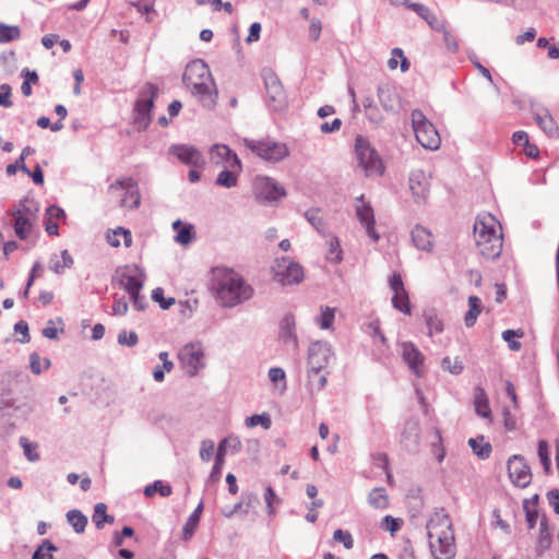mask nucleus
<instances>
[{
  "instance_id": "obj_1",
  "label": "nucleus",
  "mask_w": 559,
  "mask_h": 559,
  "mask_svg": "<svg viewBox=\"0 0 559 559\" xmlns=\"http://www.w3.org/2000/svg\"><path fill=\"white\" fill-rule=\"evenodd\" d=\"M213 288L223 307L231 308L249 300L253 288L234 270L217 267L213 273Z\"/></svg>"
},
{
  "instance_id": "obj_2",
  "label": "nucleus",
  "mask_w": 559,
  "mask_h": 559,
  "mask_svg": "<svg viewBox=\"0 0 559 559\" xmlns=\"http://www.w3.org/2000/svg\"><path fill=\"white\" fill-rule=\"evenodd\" d=\"M429 546L435 559H452L455 556L452 522L444 509L436 510L426 525Z\"/></svg>"
},
{
  "instance_id": "obj_3",
  "label": "nucleus",
  "mask_w": 559,
  "mask_h": 559,
  "mask_svg": "<svg viewBox=\"0 0 559 559\" xmlns=\"http://www.w3.org/2000/svg\"><path fill=\"white\" fill-rule=\"evenodd\" d=\"M182 81L203 107L214 108L217 90L209 66L203 60L197 59L190 62L185 70Z\"/></svg>"
},
{
  "instance_id": "obj_4",
  "label": "nucleus",
  "mask_w": 559,
  "mask_h": 559,
  "mask_svg": "<svg viewBox=\"0 0 559 559\" xmlns=\"http://www.w3.org/2000/svg\"><path fill=\"white\" fill-rule=\"evenodd\" d=\"M497 221L491 214L478 215L474 223V238L479 253L495 260L502 251V235L496 228Z\"/></svg>"
},
{
  "instance_id": "obj_5",
  "label": "nucleus",
  "mask_w": 559,
  "mask_h": 559,
  "mask_svg": "<svg viewBox=\"0 0 559 559\" xmlns=\"http://www.w3.org/2000/svg\"><path fill=\"white\" fill-rule=\"evenodd\" d=\"M355 156L358 166L367 177L381 176L383 174L384 166L381 157L362 135H357L355 139Z\"/></svg>"
},
{
  "instance_id": "obj_6",
  "label": "nucleus",
  "mask_w": 559,
  "mask_h": 559,
  "mask_svg": "<svg viewBox=\"0 0 559 559\" xmlns=\"http://www.w3.org/2000/svg\"><path fill=\"white\" fill-rule=\"evenodd\" d=\"M412 126L416 140L425 148L438 150L441 143L440 135L436 127L426 118L419 109H414L411 114Z\"/></svg>"
},
{
  "instance_id": "obj_7",
  "label": "nucleus",
  "mask_w": 559,
  "mask_h": 559,
  "mask_svg": "<svg viewBox=\"0 0 559 559\" xmlns=\"http://www.w3.org/2000/svg\"><path fill=\"white\" fill-rule=\"evenodd\" d=\"M243 144L253 154L270 163H277L289 154L285 143L274 141L270 138L263 140L245 139Z\"/></svg>"
},
{
  "instance_id": "obj_8",
  "label": "nucleus",
  "mask_w": 559,
  "mask_h": 559,
  "mask_svg": "<svg viewBox=\"0 0 559 559\" xmlns=\"http://www.w3.org/2000/svg\"><path fill=\"white\" fill-rule=\"evenodd\" d=\"M158 95V87L153 83H146L140 92V98L134 104V123L139 130H145L151 123V111Z\"/></svg>"
},
{
  "instance_id": "obj_9",
  "label": "nucleus",
  "mask_w": 559,
  "mask_h": 559,
  "mask_svg": "<svg viewBox=\"0 0 559 559\" xmlns=\"http://www.w3.org/2000/svg\"><path fill=\"white\" fill-rule=\"evenodd\" d=\"M262 79L265 86V102L267 107L273 111H282L287 106V97L284 87L272 69L262 70Z\"/></svg>"
},
{
  "instance_id": "obj_10",
  "label": "nucleus",
  "mask_w": 559,
  "mask_h": 559,
  "mask_svg": "<svg viewBox=\"0 0 559 559\" xmlns=\"http://www.w3.org/2000/svg\"><path fill=\"white\" fill-rule=\"evenodd\" d=\"M274 278L282 285L298 284L304 278V269L297 262L289 260L286 257L276 259L273 266Z\"/></svg>"
},
{
  "instance_id": "obj_11",
  "label": "nucleus",
  "mask_w": 559,
  "mask_h": 559,
  "mask_svg": "<svg viewBox=\"0 0 559 559\" xmlns=\"http://www.w3.org/2000/svg\"><path fill=\"white\" fill-rule=\"evenodd\" d=\"M254 190L257 199L263 200L266 202H276L286 195V191L283 186H281L273 178L261 176L257 177L254 181Z\"/></svg>"
},
{
  "instance_id": "obj_12",
  "label": "nucleus",
  "mask_w": 559,
  "mask_h": 559,
  "mask_svg": "<svg viewBox=\"0 0 559 559\" xmlns=\"http://www.w3.org/2000/svg\"><path fill=\"white\" fill-rule=\"evenodd\" d=\"M333 358V352L326 342L317 341L308 348V370H324Z\"/></svg>"
},
{
  "instance_id": "obj_13",
  "label": "nucleus",
  "mask_w": 559,
  "mask_h": 559,
  "mask_svg": "<svg viewBox=\"0 0 559 559\" xmlns=\"http://www.w3.org/2000/svg\"><path fill=\"white\" fill-rule=\"evenodd\" d=\"M508 474L512 484L520 488L527 487L532 481L531 467L520 454H514L508 460Z\"/></svg>"
},
{
  "instance_id": "obj_14",
  "label": "nucleus",
  "mask_w": 559,
  "mask_h": 559,
  "mask_svg": "<svg viewBox=\"0 0 559 559\" xmlns=\"http://www.w3.org/2000/svg\"><path fill=\"white\" fill-rule=\"evenodd\" d=\"M226 445H230L231 452L237 453L241 449V442L238 437L228 436L219 441L215 462L207 477V483H216L221 479L222 469L225 463Z\"/></svg>"
},
{
  "instance_id": "obj_15",
  "label": "nucleus",
  "mask_w": 559,
  "mask_h": 559,
  "mask_svg": "<svg viewBox=\"0 0 559 559\" xmlns=\"http://www.w3.org/2000/svg\"><path fill=\"white\" fill-rule=\"evenodd\" d=\"M203 356L204 352L201 343H189L178 354L181 364L188 369V373L191 377L195 376L204 367L202 362Z\"/></svg>"
},
{
  "instance_id": "obj_16",
  "label": "nucleus",
  "mask_w": 559,
  "mask_h": 559,
  "mask_svg": "<svg viewBox=\"0 0 559 559\" xmlns=\"http://www.w3.org/2000/svg\"><path fill=\"white\" fill-rule=\"evenodd\" d=\"M355 201L356 217L358 218L361 226L366 229L367 235L373 241H378L380 236L374 229L376 219L372 206L370 203L365 201L364 194L357 197Z\"/></svg>"
},
{
  "instance_id": "obj_17",
  "label": "nucleus",
  "mask_w": 559,
  "mask_h": 559,
  "mask_svg": "<svg viewBox=\"0 0 559 559\" xmlns=\"http://www.w3.org/2000/svg\"><path fill=\"white\" fill-rule=\"evenodd\" d=\"M210 158L213 164L224 168L237 169V171L242 169L241 160L227 145L214 144L210 150Z\"/></svg>"
},
{
  "instance_id": "obj_18",
  "label": "nucleus",
  "mask_w": 559,
  "mask_h": 559,
  "mask_svg": "<svg viewBox=\"0 0 559 559\" xmlns=\"http://www.w3.org/2000/svg\"><path fill=\"white\" fill-rule=\"evenodd\" d=\"M110 190H123L124 194L120 201L121 206H128L130 209L139 207L141 203V197L138 189V183L133 178H121L116 180L109 186Z\"/></svg>"
},
{
  "instance_id": "obj_19",
  "label": "nucleus",
  "mask_w": 559,
  "mask_h": 559,
  "mask_svg": "<svg viewBox=\"0 0 559 559\" xmlns=\"http://www.w3.org/2000/svg\"><path fill=\"white\" fill-rule=\"evenodd\" d=\"M400 442L408 453H416L418 451L420 444V424L418 418L411 417L405 421Z\"/></svg>"
},
{
  "instance_id": "obj_20",
  "label": "nucleus",
  "mask_w": 559,
  "mask_h": 559,
  "mask_svg": "<svg viewBox=\"0 0 559 559\" xmlns=\"http://www.w3.org/2000/svg\"><path fill=\"white\" fill-rule=\"evenodd\" d=\"M169 153L175 155L181 163L194 167H200L204 164L202 153L194 146L187 144H174L169 147Z\"/></svg>"
},
{
  "instance_id": "obj_21",
  "label": "nucleus",
  "mask_w": 559,
  "mask_h": 559,
  "mask_svg": "<svg viewBox=\"0 0 559 559\" xmlns=\"http://www.w3.org/2000/svg\"><path fill=\"white\" fill-rule=\"evenodd\" d=\"M378 98L382 108L388 112H397L401 107V97L396 90L390 84L378 86Z\"/></svg>"
},
{
  "instance_id": "obj_22",
  "label": "nucleus",
  "mask_w": 559,
  "mask_h": 559,
  "mask_svg": "<svg viewBox=\"0 0 559 559\" xmlns=\"http://www.w3.org/2000/svg\"><path fill=\"white\" fill-rule=\"evenodd\" d=\"M295 317L286 313L280 322L278 337L281 342L293 350L298 348V338L295 332Z\"/></svg>"
},
{
  "instance_id": "obj_23",
  "label": "nucleus",
  "mask_w": 559,
  "mask_h": 559,
  "mask_svg": "<svg viewBox=\"0 0 559 559\" xmlns=\"http://www.w3.org/2000/svg\"><path fill=\"white\" fill-rule=\"evenodd\" d=\"M402 357L413 373L421 377L420 366L424 364V355L412 342H404L402 344Z\"/></svg>"
},
{
  "instance_id": "obj_24",
  "label": "nucleus",
  "mask_w": 559,
  "mask_h": 559,
  "mask_svg": "<svg viewBox=\"0 0 559 559\" xmlns=\"http://www.w3.org/2000/svg\"><path fill=\"white\" fill-rule=\"evenodd\" d=\"M11 214L13 216V229L15 236L20 240L27 239L34 229L32 218L27 215H24L23 213H20L19 211H11Z\"/></svg>"
},
{
  "instance_id": "obj_25",
  "label": "nucleus",
  "mask_w": 559,
  "mask_h": 559,
  "mask_svg": "<svg viewBox=\"0 0 559 559\" xmlns=\"http://www.w3.org/2000/svg\"><path fill=\"white\" fill-rule=\"evenodd\" d=\"M552 537L548 527V520L546 515H543L539 523V535L536 542L535 554L537 557H542L546 550L551 547Z\"/></svg>"
},
{
  "instance_id": "obj_26",
  "label": "nucleus",
  "mask_w": 559,
  "mask_h": 559,
  "mask_svg": "<svg viewBox=\"0 0 559 559\" xmlns=\"http://www.w3.org/2000/svg\"><path fill=\"white\" fill-rule=\"evenodd\" d=\"M412 241L414 246L423 251H431L432 250V235L431 233L420 225H416L412 229Z\"/></svg>"
},
{
  "instance_id": "obj_27",
  "label": "nucleus",
  "mask_w": 559,
  "mask_h": 559,
  "mask_svg": "<svg viewBox=\"0 0 559 559\" xmlns=\"http://www.w3.org/2000/svg\"><path fill=\"white\" fill-rule=\"evenodd\" d=\"M409 189L414 197L424 200L428 192V180L421 170L412 171L409 176Z\"/></svg>"
},
{
  "instance_id": "obj_28",
  "label": "nucleus",
  "mask_w": 559,
  "mask_h": 559,
  "mask_svg": "<svg viewBox=\"0 0 559 559\" xmlns=\"http://www.w3.org/2000/svg\"><path fill=\"white\" fill-rule=\"evenodd\" d=\"M203 510H204V503H203V501H201L197 506V508L193 510V512L189 515V518L187 519V521L183 525V528H182V539L183 540H189L194 535Z\"/></svg>"
},
{
  "instance_id": "obj_29",
  "label": "nucleus",
  "mask_w": 559,
  "mask_h": 559,
  "mask_svg": "<svg viewBox=\"0 0 559 559\" xmlns=\"http://www.w3.org/2000/svg\"><path fill=\"white\" fill-rule=\"evenodd\" d=\"M119 285L131 296L135 293H141L144 281L138 276L130 274L126 271L118 274Z\"/></svg>"
},
{
  "instance_id": "obj_30",
  "label": "nucleus",
  "mask_w": 559,
  "mask_h": 559,
  "mask_svg": "<svg viewBox=\"0 0 559 559\" xmlns=\"http://www.w3.org/2000/svg\"><path fill=\"white\" fill-rule=\"evenodd\" d=\"M468 445L473 450V453L479 457L480 460H486L490 456L492 452V447L489 442H485L484 436H478L476 438H471L468 440Z\"/></svg>"
},
{
  "instance_id": "obj_31",
  "label": "nucleus",
  "mask_w": 559,
  "mask_h": 559,
  "mask_svg": "<svg viewBox=\"0 0 559 559\" xmlns=\"http://www.w3.org/2000/svg\"><path fill=\"white\" fill-rule=\"evenodd\" d=\"M475 411L481 418H490L489 401L485 390L480 386L475 389Z\"/></svg>"
},
{
  "instance_id": "obj_32",
  "label": "nucleus",
  "mask_w": 559,
  "mask_h": 559,
  "mask_svg": "<svg viewBox=\"0 0 559 559\" xmlns=\"http://www.w3.org/2000/svg\"><path fill=\"white\" fill-rule=\"evenodd\" d=\"M92 520L95 523L97 530H103L106 523L112 524L115 522V518L110 514H107V506L103 502L95 504Z\"/></svg>"
},
{
  "instance_id": "obj_33",
  "label": "nucleus",
  "mask_w": 559,
  "mask_h": 559,
  "mask_svg": "<svg viewBox=\"0 0 559 559\" xmlns=\"http://www.w3.org/2000/svg\"><path fill=\"white\" fill-rule=\"evenodd\" d=\"M481 312V301L477 296L468 297V311L464 317V323L467 328L475 325L478 316Z\"/></svg>"
},
{
  "instance_id": "obj_34",
  "label": "nucleus",
  "mask_w": 559,
  "mask_h": 559,
  "mask_svg": "<svg viewBox=\"0 0 559 559\" xmlns=\"http://www.w3.org/2000/svg\"><path fill=\"white\" fill-rule=\"evenodd\" d=\"M305 218L308 223L320 234L326 235V224L323 217L320 215V210L318 207L309 209L305 212Z\"/></svg>"
},
{
  "instance_id": "obj_35",
  "label": "nucleus",
  "mask_w": 559,
  "mask_h": 559,
  "mask_svg": "<svg viewBox=\"0 0 559 559\" xmlns=\"http://www.w3.org/2000/svg\"><path fill=\"white\" fill-rule=\"evenodd\" d=\"M68 523L72 526L76 534H81L85 531L87 525V518L76 509L70 510L66 514Z\"/></svg>"
},
{
  "instance_id": "obj_36",
  "label": "nucleus",
  "mask_w": 559,
  "mask_h": 559,
  "mask_svg": "<svg viewBox=\"0 0 559 559\" xmlns=\"http://www.w3.org/2000/svg\"><path fill=\"white\" fill-rule=\"evenodd\" d=\"M368 503L374 509H386L389 498L383 487L373 488L368 495Z\"/></svg>"
},
{
  "instance_id": "obj_37",
  "label": "nucleus",
  "mask_w": 559,
  "mask_h": 559,
  "mask_svg": "<svg viewBox=\"0 0 559 559\" xmlns=\"http://www.w3.org/2000/svg\"><path fill=\"white\" fill-rule=\"evenodd\" d=\"M424 319L428 329V335L432 336L433 333L443 332V321L437 316L435 310H428L424 312Z\"/></svg>"
},
{
  "instance_id": "obj_38",
  "label": "nucleus",
  "mask_w": 559,
  "mask_h": 559,
  "mask_svg": "<svg viewBox=\"0 0 559 559\" xmlns=\"http://www.w3.org/2000/svg\"><path fill=\"white\" fill-rule=\"evenodd\" d=\"M239 173L240 171H237V169L224 168V170L218 174L215 183L224 188L236 187Z\"/></svg>"
},
{
  "instance_id": "obj_39",
  "label": "nucleus",
  "mask_w": 559,
  "mask_h": 559,
  "mask_svg": "<svg viewBox=\"0 0 559 559\" xmlns=\"http://www.w3.org/2000/svg\"><path fill=\"white\" fill-rule=\"evenodd\" d=\"M308 385L310 391L318 392L326 385V374L322 373V370H308Z\"/></svg>"
},
{
  "instance_id": "obj_40",
  "label": "nucleus",
  "mask_w": 559,
  "mask_h": 559,
  "mask_svg": "<svg viewBox=\"0 0 559 559\" xmlns=\"http://www.w3.org/2000/svg\"><path fill=\"white\" fill-rule=\"evenodd\" d=\"M534 119L536 123L549 135H552L557 132V128L555 126V121L547 109L544 110V114H534Z\"/></svg>"
},
{
  "instance_id": "obj_41",
  "label": "nucleus",
  "mask_w": 559,
  "mask_h": 559,
  "mask_svg": "<svg viewBox=\"0 0 559 559\" xmlns=\"http://www.w3.org/2000/svg\"><path fill=\"white\" fill-rule=\"evenodd\" d=\"M21 37V29L15 25L0 23V44H8Z\"/></svg>"
},
{
  "instance_id": "obj_42",
  "label": "nucleus",
  "mask_w": 559,
  "mask_h": 559,
  "mask_svg": "<svg viewBox=\"0 0 559 559\" xmlns=\"http://www.w3.org/2000/svg\"><path fill=\"white\" fill-rule=\"evenodd\" d=\"M57 550L58 547L52 542L45 539L33 552L32 559H53L52 552Z\"/></svg>"
},
{
  "instance_id": "obj_43",
  "label": "nucleus",
  "mask_w": 559,
  "mask_h": 559,
  "mask_svg": "<svg viewBox=\"0 0 559 559\" xmlns=\"http://www.w3.org/2000/svg\"><path fill=\"white\" fill-rule=\"evenodd\" d=\"M156 492L162 497H169L173 493V488L170 485L164 484L162 480H155L153 484H150L144 488V495L146 497H153Z\"/></svg>"
},
{
  "instance_id": "obj_44",
  "label": "nucleus",
  "mask_w": 559,
  "mask_h": 559,
  "mask_svg": "<svg viewBox=\"0 0 559 559\" xmlns=\"http://www.w3.org/2000/svg\"><path fill=\"white\" fill-rule=\"evenodd\" d=\"M392 306L405 313V314H411L412 313V309H411V304H409V297H408V294L405 290H402L400 293H395L392 297Z\"/></svg>"
},
{
  "instance_id": "obj_45",
  "label": "nucleus",
  "mask_w": 559,
  "mask_h": 559,
  "mask_svg": "<svg viewBox=\"0 0 559 559\" xmlns=\"http://www.w3.org/2000/svg\"><path fill=\"white\" fill-rule=\"evenodd\" d=\"M335 309L331 307H321V314L316 319L321 329L328 330L333 325Z\"/></svg>"
},
{
  "instance_id": "obj_46",
  "label": "nucleus",
  "mask_w": 559,
  "mask_h": 559,
  "mask_svg": "<svg viewBox=\"0 0 559 559\" xmlns=\"http://www.w3.org/2000/svg\"><path fill=\"white\" fill-rule=\"evenodd\" d=\"M20 445L23 448L24 455L29 462H36L39 460V453L37 452V443L29 442L26 437H20Z\"/></svg>"
},
{
  "instance_id": "obj_47",
  "label": "nucleus",
  "mask_w": 559,
  "mask_h": 559,
  "mask_svg": "<svg viewBox=\"0 0 559 559\" xmlns=\"http://www.w3.org/2000/svg\"><path fill=\"white\" fill-rule=\"evenodd\" d=\"M264 502L266 513L269 515L275 514V506L281 503V499L275 493L274 489L271 486H267L264 491Z\"/></svg>"
},
{
  "instance_id": "obj_48",
  "label": "nucleus",
  "mask_w": 559,
  "mask_h": 559,
  "mask_svg": "<svg viewBox=\"0 0 559 559\" xmlns=\"http://www.w3.org/2000/svg\"><path fill=\"white\" fill-rule=\"evenodd\" d=\"M342 249L340 245V240L337 237H332L329 243V250L326 253V259L333 263H340L343 259Z\"/></svg>"
},
{
  "instance_id": "obj_49",
  "label": "nucleus",
  "mask_w": 559,
  "mask_h": 559,
  "mask_svg": "<svg viewBox=\"0 0 559 559\" xmlns=\"http://www.w3.org/2000/svg\"><path fill=\"white\" fill-rule=\"evenodd\" d=\"M537 453L540 460V463L543 465V468L546 473L550 472V457H549V451H548V443L546 440H539L538 447H537Z\"/></svg>"
},
{
  "instance_id": "obj_50",
  "label": "nucleus",
  "mask_w": 559,
  "mask_h": 559,
  "mask_svg": "<svg viewBox=\"0 0 559 559\" xmlns=\"http://www.w3.org/2000/svg\"><path fill=\"white\" fill-rule=\"evenodd\" d=\"M441 367L452 374H460L464 369L463 362L459 357L451 359L449 356L442 359Z\"/></svg>"
},
{
  "instance_id": "obj_51",
  "label": "nucleus",
  "mask_w": 559,
  "mask_h": 559,
  "mask_svg": "<svg viewBox=\"0 0 559 559\" xmlns=\"http://www.w3.org/2000/svg\"><path fill=\"white\" fill-rule=\"evenodd\" d=\"M523 332L521 330H506L502 332V338L509 344V348L511 350H520L522 344L519 341H515L514 337H522Z\"/></svg>"
},
{
  "instance_id": "obj_52",
  "label": "nucleus",
  "mask_w": 559,
  "mask_h": 559,
  "mask_svg": "<svg viewBox=\"0 0 559 559\" xmlns=\"http://www.w3.org/2000/svg\"><path fill=\"white\" fill-rule=\"evenodd\" d=\"M152 299L154 301L158 302L159 307L163 310L169 309L175 304V298H173V297L165 298L164 297V290L160 287H157V288L153 289V292H152Z\"/></svg>"
},
{
  "instance_id": "obj_53",
  "label": "nucleus",
  "mask_w": 559,
  "mask_h": 559,
  "mask_svg": "<svg viewBox=\"0 0 559 559\" xmlns=\"http://www.w3.org/2000/svg\"><path fill=\"white\" fill-rule=\"evenodd\" d=\"M117 341L122 346L133 347L138 344L139 337L134 331L128 333L126 330H122L119 332Z\"/></svg>"
},
{
  "instance_id": "obj_54",
  "label": "nucleus",
  "mask_w": 559,
  "mask_h": 559,
  "mask_svg": "<svg viewBox=\"0 0 559 559\" xmlns=\"http://www.w3.org/2000/svg\"><path fill=\"white\" fill-rule=\"evenodd\" d=\"M241 499L245 503V509L242 510V514L245 515L249 513L250 509L255 508L260 503L258 495L252 491H243L241 493Z\"/></svg>"
},
{
  "instance_id": "obj_55",
  "label": "nucleus",
  "mask_w": 559,
  "mask_h": 559,
  "mask_svg": "<svg viewBox=\"0 0 559 559\" xmlns=\"http://www.w3.org/2000/svg\"><path fill=\"white\" fill-rule=\"evenodd\" d=\"M194 237L192 225H185L180 229L175 237L176 241L181 245H188Z\"/></svg>"
},
{
  "instance_id": "obj_56",
  "label": "nucleus",
  "mask_w": 559,
  "mask_h": 559,
  "mask_svg": "<svg viewBox=\"0 0 559 559\" xmlns=\"http://www.w3.org/2000/svg\"><path fill=\"white\" fill-rule=\"evenodd\" d=\"M215 451L214 441L206 439L201 442L200 449V457L204 462H209L212 460Z\"/></svg>"
},
{
  "instance_id": "obj_57",
  "label": "nucleus",
  "mask_w": 559,
  "mask_h": 559,
  "mask_svg": "<svg viewBox=\"0 0 559 559\" xmlns=\"http://www.w3.org/2000/svg\"><path fill=\"white\" fill-rule=\"evenodd\" d=\"M334 540L342 543L346 549H352L354 546V539L349 532L341 528L336 530L333 534Z\"/></svg>"
},
{
  "instance_id": "obj_58",
  "label": "nucleus",
  "mask_w": 559,
  "mask_h": 559,
  "mask_svg": "<svg viewBox=\"0 0 559 559\" xmlns=\"http://www.w3.org/2000/svg\"><path fill=\"white\" fill-rule=\"evenodd\" d=\"M246 425L248 427H255L261 425L264 428H269L271 425V418L267 414L252 415L246 419Z\"/></svg>"
},
{
  "instance_id": "obj_59",
  "label": "nucleus",
  "mask_w": 559,
  "mask_h": 559,
  "mask_svg": "<svg viewBox=\"0 0 559 559\" xmlns=\"http://www.w3.org/2000/svg\"><path fill=\"white\" fill-rule=\"evenodd\" d=\"M14 332L21 334L22 337L17 338V342L25 344L31 341L28 324L24 320H20L14 324Z\"/></svg>"
},
{
  "instance_id": "obj_60",
  "label": "nucleus",
  "mask_w": 559,
  "mask_h": 559,
  "mask_svg": "<svg viewBox=\"0 0 559 559\" xmlns=\"http://www.w3.org/2000/svg\"><path fill=\"white\" fill-rule=\"evenodd\" d=\"M129 305L124 297L115 296L114 305H112V314L114 316H124L128 312Z\"/></svg>"
},
{
  "instance_id": "obj_61",
  "label": "nucleus",
  "mask_w": 559,
  "mask_h": 559,
  "mask_svg": "<svg viewBox=\"0 0 559 559\" xmlns=\"http://www.w3.org/2000/svg\"><path fill=\"white\" fill-rule=\"evenodd\" d=\"M523 508L525 511L526 522L528 525V528H533L536 525L537 519H538V511L535 508L528 507V501L525 500L523 503Z\"/></svg>"
},
{
  "instance_id": "obj_62",
  "label": "nucleus",
  "mask_w": 559,
  "mask_h": 559,
  "mask_svg": "<svg viewBox=\"0 0 559 559\" xmlns=\"http://www.w3.org/2000/svg\"><path fill=\"white\" fill-rule=\"evenodd\" d=\"M381 527L391 532V534H394L401 528V522L399 519H395L392 515H385L382 519Z\"/></svg>"
},
{
  "instance_id": "obj_63",
  "label": "nucleus",
  "mask_w": 559,
  "mask_h": 559,
  "mask_svg": "<svg viewBox=\"0 0 559 559\" xmlns=\"http://www.w3.org/2000/svg\"><path fill=\"white\" fill-rule=\"evenodd\" d=\"M406 8L414 11L423 20H428V17H430L431 10L425 4L418 2H409Z\"/></svg>"
},
{
  "instance_id": "obj_64",
  "label": "nucleus",
  "mask_w": 559,
  "mask_h": 559,
  "mask_svg": "<svg viewBox=\"0 0 559 559\" xmlns=\"http://www.w3.org/2000/svg\"><path fill=\"white\" fill-rule=\"evenodd\" d=\"M11 86L7 83L0 85V105L4 108L12 107L11 97Z\"/></svg>"
}]
</instances>
